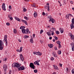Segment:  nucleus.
<instances>
[{"label": "nucleus", "instance_id": "29", "mask_svg": "<svg viewBox=\"0 0 74 74\" xmlns=\"http://www.w3.org/2000/svg\"><path fill=\"white\" fill-rule=\"evenodd\" d=\"M56 34H59V33H60V32H59L58 31H57L56 32Z\"/></svg>", "mask_w": 74, "mask_h": 74}, {"label": "nucleus", "instance_id": "27", "mask_svg": "<svg viewBox=\"0 0 74 74\" xmlns=\"http://www.w3.org/2000/svg\"><path fill=\"white\" fill-rule=\"evenodd\" d=\"M50 32H51V35H52V36H53V34H55V33H54V32L52 31H50Z\"/></svg>", "mask_w": 74, "mask_h": 74}, {"label": "nucleus", "instance_id": "54", "mask_svg": "<svg viewBox=\"0 0 74 74\" xmlns=\"http://www.w3.org/2000/svg\"><path fill=\"white\" fill-rule=\"evenodd\" d=\"M70 3H71V4H73V3H74V2H73V1H70Z\"/></svg>", "mask_w": 74, "mask_h": 74}, {"label": "nucleus", "instance_id": "6", "mask_svg": "<svg viewBox=\"0 0 74 74\" xmlns=\"http://www.w3.org/2000/svg\"><path fill=\"white\" fill-rule=\"evenodd\" d=\"M69 36H71V39L72 40H74V35L71 33L69 34Z\"/></svg>", "mask_w": 74, "mask_h": 74}, {"label": "nucleus", "instance_id": "24", "mask_svg": "<svg viewBox=\"0 0 74 74\" xmlns=\"http://www.w3.org/2000/svg\"><path fill=\"white\" fill-rule=\"evenodd\" d=\"M62 53V51L61 50H59L58 52V53L59 55H60Z\"/></svg>", "mask_w": 74, "mask_h": 74}, {"label": "nucleus", "instance_id": "3", "mask_svg": "<svg viewBox=\"0 0 74 74\" xmlns=\"http://www.w3.org/2000/svg\"><path fill=\"white\" fill-rule=\"evenodd\" d=\"M48 18H49V19L50 18V20H49V21H51L53 23H54V22H55V20L53 18H51V16H48Z\"/></svg>", "mask_w": 74, "mask_h": 74}, {"label": "nucleus", "instance_id": "14", "mask_svg": "<svg viewBox=\"0 0 74 74\" xmlns=\"http://www.w3.org/2000/svg\"><path fill=\"white\" fill-rule=\"evenodd\" d=\"M23 47H20V51L19 50V49H17L16 50V51L17 52H22V48H23Z\"/></svg>", "mask_w": 74, "mask_h": 74}, {"label": "nucleus", "instance_id": "31", "mask_svg": "<svg viewBox=\"0 0 74 74\" xmlns=\"http://www.w3.org/2000/svg\"><path fill=\"white\" fill-rule=\"evenodd\" d=\"M25 27L23 26H21L20 27V29H25Z\"/></svg>", "mask_w": 74, "mask_h": 74}, {"label": "nucleus", "instance_id": "51", "mask_svg": "<svg viewBox=\"0 0 74 74\" xmlns=\"http://www.w3.org/2000/svg\"><path fill=\"white\" fill-rule=\"evenodd\" d=\"M54 49H55V50L56 51V50H57V47H55L54 48Z\"/></svg>", "mask_w": 74, "mask_h": 74}, {"label": "nucleus", "instance_id": "63", "mask_svg": "<svg viewBox=\"0 0 74 74\" xmlns=\"http://www.w3.org/2000/svg\"><path fill=\"white\" fill-rule=\"evenodd\" d=\"M49 39H50V40H52V37H49Z\"/></svg>", "mask_w": 74, "mask_h": 74}, {"label": "nucleus", "instance_id": "20", "mask_svg": "<svg viewBox=\"0 0 74 74\" xmlns=\"http://www.w3.org/2000/svg\"><path fill=\"white\" fill-rule=\"evenodd\" d=\"M41 54L42 53H41L40 52H37L36 53V55H39V56H41Z\"/></svg>", "mask_w": 74, "mask_h": 74}, {"label": "nucleus", "instance_id": "59", "mask_svg": "<svg viewBox=\"0 0 74 74\" xmlns=\"http://www.w3.org/2000/svg\"><path fill=\"white\" fill-rule=\"evenodd\" d=\"M10 19H11V20H12L13 19V18H12V17H11L10 18Z\"/></svg>", "mask_w": 74, "mask_h": 74}, {"label": "nucleus", "instance_id": "62", "mask_svg": "<svg viewBox=\"0 0 74 74\" xmlns=\"http://www.w3.org/2000/svg\"><path fill=\"white\" fill-rule=\"evenodd\" d=\"M53 42H55V39H53Z\"/></svg>", "mask_w": 74, "mask_h": 74}, {"label": "nucleus", "instance_id": "56", "mask_svg": "<svg viewBox=\"0 0 74 74\" xmlns=\"http://www.w3.org/2000/svg\"><path fill=\"white\" fill-rule=\"evenodd\" d=\"M33 38H34L35 37V34H33Z\"/></svg>", "mask_w": 74, "mask_h": 74}, {"label": "nucleus", "instance_id": "52", "mask_svg": "<svg viewBox=\"0 0 74 74\" xmlns=\"http://www.w3.org/2000/svg\"><path fill=\"white\" fill-rule=\"evenodd\" d=\"M42 15H44H44H45V13L44 12H43L42 13Z\"/></svg>", "mask_w": 74, "mask_h": 74}, {"label": "nucleus", "instance_id": "58", "mask_svg": "<svg viewBox=\"0 0 74 74\" xmlns=\"http://www.w3.org/2000/svg\"><path fill=\"white\" fill-rule=\"evenodd\" d=\"M4 61H6L7 60V59L5 58H4Z\"/></svg>", "mask_w": 74, "mask_h": 74}, {"label": "nucleus", "instance_id": "49", "mask_svg": "<svg viewBox=\"0 0 74 74\" xmlns=\"http://www.w3.org/2000/svg\"><path fill=\"white\" fill-rule=\"evenodd\" d=\"M71 46H72V47H74V43H73V44H71Z\"/></svg>", "mask_w": 74, "mask_h": 74}, {"label": "nucleus", "instance_id": "39", "mask_svg": "<svg viewBox=\"0 0 74 74\" xmlns=\"http://www.w3.org/2000/svg\"><path fill=\"white\" fill-rule=\"evenodd\" d=\"M52 55L54 57H55V56H55V53L54 52L52 53Z\"/></svg>", "mask_w": 74, "mask_h": 74}, {"label": "nucleus", "instance_id": "32", "mask_svg": "<svg viewBox=\"0 0 74 74\" xmlns=\"http://www.w3.org/2000/svg\"><path fill=\"white\" fill-rule=\"evenodd\" d=\"M51 29V30L53 29V31H55V30H56V29L55 28L52 27Z\"/></svg>", "mask_w": 74, "mask_h": 74}, {"label": "nucleus", "instance_id": "21", "mask_svg": "<svg viewBox=\"0 0 74 74\" xmlns=\"http://www.w3.org/2000/svg\"><path fill=\"white\" fill-rule=\"evenodd\" d=\"M59 30L60 31L61 33H63V29L62 28H60L59 29Z\"/></svg>", "mask_w": 74, "mask_h": 74}, {"label": "nucleus", "instance_id": "53", "mask_svg": "<svg viewBox=\"0 0 74 74\" xmlns=\"http://www.w3.org/2000/svg\"><path fill=\"white\" fill-rule=\"evenodd\" d=\"M43 42H44V41H42V40H40V42H41V44H42V43H43Z\"/></svg>", "mask_w": 74, "mask_h": 74}, {"label": "nucleus", "instance_id": "22", "mask_svg": "<svg viewBox=\"0 0 74 74\" xmlns=\"http://www.w3.org/2000/svg\"><path fill=\"white\" fill-rule=\"evenodd\" d=\"M47 34L48 36H51V32H48L47 33Z\"/></svg>", "mask_w": 74, "mask_h": 74}, {"label": "nucleus", "instance_id": "37", "mask_svg": "<svg viewBox=\"0 0 74 74\" xmlns=\"http://www.w3.org/2000/svg\"><path fill=\"white\" fill-rule=\"evenodd\" d=\"M43 32V30L41 29L40 31V34H41Z\"/></svg>", "mask_w": 74, "mask_h": 74}, {"label": "nucleus", "instance_id": "28", "mask_svg": "<svg viewBox=\"0 0 74 74\" xmlns=\"http://www.w3.org/2000/svg\"><path fill=\"white\" fill-rule=\"evenodd\" d=\"M72 23L74 24V18H73L72 19Z\"/></svg>", "mask_w": 74, "mask_h": 74}, {"label": "nucleus", "instance_id": "57", "mask_svg": "<svg viewBox=\"0 0 74 74\" xmlns=\"http://www.w3.org/2000/svg\"><path fill=\"white\" fill-rule=\"evenodd\" d=\"M59 65L61 67H62V64H61V63H60Z\"/></svg>", "mask_w": 74, "mask_h": 74}, {"label": "nucleus", "instance_id": "64", "mask_svg": "<svg viewBox=\"0 0 74 74\" xmlns=\"http://www.w3.org/2000/svg\"><path fill=\"white\" fill-rule=\"evenodd\" d=\"M25 1H29V0H24Z\"/></svg>", "mask_w": 74, "mask_h": 74}, {"label": "nucleus", "instance_id": "42", "mask_svg": "<svg viewBox=\"0 0 74 74\" xmlns=\"http://www.w3.org/2000/svg\"><path fill=\"white\" fill-rule=\"evenodd\" d=\"M72 74H74V69H73L72 71Z\"/></svg>", "mask_w": 74, "mask_h": 74}, {"label": "nucleus", "instance_id": "7", "mask_svg": "<svg viewBox=\"0 0 74 74\" xmlns=\"http://www.w3.org/2000/svg\"><path fill=\"white\" fill-rule=\"evenodd\" d=\"M21 66V64L18 63H15L14 64V66L13 67H16L17 68H19Z\"/></svg>", "mask_w": 74, "mask_h": 74}, {"label": "nucleus", "instance_id": "55", "mask_svg": "<svg viewBox=\"0 0 74 74\" xmlns=\"http://www.w3.org/2000/svg\"><path fill=\"white\" fill-rule=\"evenodd\" d=\"M11 74V71L10 70L9 72V74Z\"/></svg>", "mask_w": 74, "mask_h": 74}, {"label": "nucleus", "instance_id": "18", "mask_svg": "<svg viewBox=\"0 0 74 74\" xmlns=\"http://www.w3.org/2000/svg\"><path fill=\"white\" fill-rule=\"evenodd\" d=\"M35 18H36L37 16V13L36 12H35L34 14Z\"/></svg>", "mask_w": 74, "mask_h": 74}, {"label": "nucleus", "instance_id": "50", "mask_svg": "<svg viewBox=\"0 0 74 74\" xmlns=\"http://www.w3.org/2000/svg\"><path fill=\"white\" fill-rule=\"evenodd\" d=\"M37 52H34L33 53L34 55H37Z\"/></svg>", "mask_w": 74, "mask_h": 74}, {"label": "nucleus", "instance_id": "43", "mask_svg": "<svg viewBox=\"0 0 74 74\" xmlns=\"http://www.w3.org/2000/svg\"><path fill=\"white\" fill-rule=\"evenodd\" d=\"M72 51H74V47L73 46H72Z\"/></svg>", "mask_w": 74, "mask_h": 74}, {"label": "nucleus", "instance_id": "10", "mask_svg": "<svg viewBox=\"0 0 74 74\" xmlns=\"http://www.w3.org/2000/svg\"><path fill=\"white\" fill-rule=\"evenodd\" d=\"M53 67L54 69H55V70H59V69L57 66L53 65Z\"/></svg>", "mask_w": 74, "mask_h": 74}, {"label": "nucleus", "instance_id": "17", "mask_svg": "<svg viewBox=\"0 0 74 74\" xmlns=\"http://www.w3.org/2000/svg\"><path fill=\"white\" fill-rule=\"evenodd\" d=\"M48 46H49V48H52L53 46V45L52 44H50L48 45Z\"/></svg>", "mask_w": 74, "mask_h": 74}, {"label": "nucleus", "instance_id": "8", "mask_svg": "<svg viewBox=\"0 0 74 74\" xmlns=\"http://www.w3.org/2000/svg\"><path fill=\"white\" fill-rule=\"evenodd\" d=\"M19 71L20 70H25V66H22L21 67H19V68H18Z\"/></svg>", "mask_w": 74, "mask_h": 74}, {"label": "nucleus", "instance_id": "13", "mask_svg": "<svg viewBox=\"0 0 74 74\" xmlns=\"http://www.w3.org/2000/svg\"><path fill=\"white\" fill-rule=\"evenodd\" d=\"M21 21L22 22H23V23H25V25H27V22L25 20H22V19H21Z\"/></svg>", "mask_w": 74, "mask_h": 74}, {"label": "nucleus", "instance_id": "16", "mask_svg": "<svg viewBox=\"0 0 74 74\" xmlns=\"http://www.w3.org/2000/svg\"><path fill=\"white\" fill-rule=\"evenodd\" d=\"M45 8H46V9H48L47 11H49V6H45Z\"/></svg>", "mask_w": 74, "mask_h": 74}, {"label": "nucleus", "instance_id": "61", "mask_svg": "<svg viewBox=\"0 0 74 74\" xmlns=\"http://www.w3.org/2000/svg\"><path fill=\"white\" fill-rule=\"evenodd\" d=\"M25 6H24L23 8V9H25Z\"/></svg>", "mask_w": 74, "mask_h": 74}, {"label": "nucleus", "instance_id": "11", "mask_svg": "<svg viewBox=\"0 0 74 74\" xmlns=\"http://www.w3.org/2000/svg\"><path fill=\"white\" fill-rule=\"evenodd\" d=\"M20 59L23 62L24 60V58H23V55L22 54H20Z\"/></svg>", "mask_w": 74, "mask_h": 74}, {"label": "nucleus", "instance_id": "2", "mask_svg": "<svg viewBox=\"0 0 74 74\" xmlns=\"http://www.w3.org/2000/svg\"><path fill=\"white\" fill-rule=\"evenodd\" d=\"M4 42H5V45L7 46L8 45V42H7V35H5L4 37V39L3 40Z\"/></svg>", "mask_w": 74, "mask_h": 74}, {"label": "nucleus", "instance_id": "5", "mask_svg": "<svg viewBox=\"0 0 74 74\" xmlns=\"http://www.w3.org/2000/svg\"><path fill=\"white\" fill-rule=\"evenodd\" d=\"M29 66L31 68H32L33 69H35L36 66H34V64L33 63H31L29 64Z\"/></svg>", "mask_w": 74, "mask_h": 74}, {"label": "nucleus", "instance_id": "4", "mask_svg": "<svg viewBox=\"0 0 74 74\" xmlns=\"http://www.w3.org/2000/svg\"><path fill=\"white\" fill-rule=\"evenodd\" d=\"M22 32L23 33L25 34L26 33V34H27L29 32V29H27L26 30H25V29H23L22 30Z\"/></svg>", "mask_w": 74, "mask_h": 74}, {"label": "nucleus", "instance_id": "38", "mask_svg": "<svg viewBox=\"0 0 74 74\" xmlns=\"http://www.w3.org/2000/svg\"><path fill=\"white\" fill-rule=\"evenodd\" d=\"M6 25H7V26H9L10 25V23H6Z\"/></svg>", "mask_w": 74, "mask_h": 74}, {"label": "nucleus", "instance_id": "26", "mask_svg": "<svg viewBox=\"0 0 74 74\" xmlns=\"http://www.w3.org/2000/svg\"><path fill=\"white\" fill-rule=\"evenodd\" d=\"M14 34H16V29H14Z\"/></svg>", "mask_w": 74, "mask_h": 74}, {"label": "nucleus", "instance_id": "1", "mask_svg": "<svg viewBox=\"0 0 74 74\" xmlns=\"http://www.w3.org/2000/svg\"><path fill=\"white\" fill-rule=\"evenodd\" d=\"M4 42L3 41L0 40V50H2L4 48Z\"/></svg>", "mask_w": 74, "mask_h": 74}, {"label": "nucleus", "instance_id": "33", "mask_svg": "<svg viewBox=\"0 0 74 74\" xmlns=\"http://www.w3.org/2000/svg\"><path fill=\"white\" fill-rule=\"evenodd\" d=\"M24 38H29V36H27V35H25L24 36Z\"/></svg>", "mask_w": 74, "mask_h": 74}, {"label": "nucleus", "instance_id": "30", "mask_svg": "<svg viewBox=\"0 0 74 74\" xmlns=\"http://www.w3.org/2000/svg\"><path fill=\"white\" fill-rule=\"evenodd\" d=\"M24 19H26L27 21H28V18L26 16H25L24 17Z\"/></svg>", "mask_w": 74, "mask_h": 74}, {"label": "nucleus", "instance_id": "46", "mask_svg": "<svg viewBox=\"0 0 74 74\" xmlns=\"http://www.w3.org/2000/svg\"><path fill=\"white\" fill-rule=\"evenodd\" d=\"M66 72L69 73V69L67 68H66Z\"/></svg>", "mask_w": 74, "mask_h": 74}, {"label": "nucleus", "instance_id": "12", "mask_svg": "<svg viewBox=\"0 0 74 74\" xmlns=\"http://www.w3.org/2000/svg\"><path fill=\"white\" fill-rule=\"evenodd\" d=\"M3 70L5 71H6V70L7 69V65L5 64L3 66Z\"/></svg>", "mask_w": 74, "mask_h": 74}, {"label": "nucleus", "instance_id": "40", "mask_svg": "<svg viewBox=\"0 0 74 74\" xmlns=\"http://www.w3.org/2000/svg\"><path fill=\"white\" fill-rule=\"evenodd\" d=\"M32 7H36V6H35V4L34 3L32 5Z\"/></svg>", "mask_w": 74, "mask_h": 74}, {"label": "nucleus", "instance_id": "25", "mask_svg": "<svg viewBox=\"0 0 74 74\" xmlns=\"http://www.w3.org/2000/svg\"><path fill=\"white\" fill-rule=\"evenodd\" d=\"M56 43H57V44H58V45H59V44H60L61 42H60V41H57L56 42Z\"/></svg>", "mask_w": 74, "mask_h": 74}, {"label": "nucleus", "instance_id": "44", "mask_svg": "<svg viewBox=\"0 0 74 74\" xmlns=\"http://www.w3.org/2000/svg\"><path fill=\"white\" fill-rule=\"evenodd\" d=\"M54 38H55V40H58V37L56 36H55L54 37Z\"/></svg>", "mask_w": 74, "mask_h": 74}, {"label": "nucleus", "instance_id": "15", "mask_svg": "<svg viewBox=\"0 0 74 74\" xmlns=\"http://www.w3.org/2000/svg\"><path fill=\"white\" fill-rule=\"evenodd\" d=\"M14 18L17 21H18L19 22H20L21 21V19H19V18H18L17 17H15Z\"/></svg>", "mask_w": 74, "mask_h": 74}, {"label": "nucleus", "instance_id": "9", "mask_svg": "<svg viewBox=\"0 0 74 74\" xmlns=\"http://www.w3.org/2000/svg\"><path fill=\"white\" fill-rule=\"evenodd\" d=\"M2 8L4 11H6V9H5V3H3L2 5Z\"/></svg>", "mask_w": 74, "mask_h": 74}, {"label": "nucleus", "instance_id": "41", "mask_svg": "<svg viewBox=\"0 0 74 74\" xmlns=\"http://www.w3.org/2000/svg\"><path fill=\"white\" fill-rule=\"evenodd\" d=\"M23 11H24V12H26V11H27V9H26V8L24 9H23Z\"/></svg>", "mask_w": 74, "mask_h": 74}, {"label": "nucleus", "instance_id": "60", "mask_svg": "<svg viewBox=\"0 0 74 74\" xmlns=\"http://www.w3.org/2000/svg\"><path fill=\"white\" fill-rule=\"evenodd\" d=\"M9 8L10 9H11V6H9Z\"/></svg>", "mask_w": 74, "mask_h": 74}, {"label": "nucleus", "instance_id": "35", "mask_svg": "<svg viewBox=\"0 0 74 74\" xmlns=\"http://www.w3.org/2000/svg\"><path fill=\"white\" fill-rule=\"evenodd\" d=\"M58 47L59 48H60L62 47V45H60V44L59 45Z\"/></svg>", "mask_w": 74, "mask_h": 74}, {"label": "nucleus", "instance_id": "48", "mask_svg": "<svg viewBox=\"0 0 74 74\" xmlns=\"http://www.w3.org/2000/svg\"><path fill=\"white\" fill-rule=\"evenodd\" d=\"M54 59V58L53 57H52L51 58V60H53Z\"/></svg>", "mask_w": 74, "mask_h": 74}, {"label": "nucleus", "instance_id": "36", "mask_svg": "<svg viewBox=\"0 0 74 74\" xmlns=\"http://www.w3.org/2000/svg\"><path fill=\"white\" fill-rule=\"evenodd\" d=\"M67 17L68 19H69V15H68V16H67V15L66 16V18H67Z\"/></svg>", "mask_w": 74, "mask_h": 74}, {"label": "nucleus", "instance_id": "45", "mask_svg": "<svg viewBox=\"0 0 74 74\" xmlns=\"http://www.w3.org/2000/svg\"><path fill=\"white\" fill-rule=\"evenodd\" d=\"M37 66H40V64H39V63L38 62H37V61L36 62V64Z\"/></svg>", "mask_w": 74, "mask_h": 74}, {"label": "nucleus", "instance_id": "47", "mask_svg": "<svg viewBox=\"0 0 74 74\" xmlns=\"http://www.w3.org/2000/svg\"><path fill=\"white\" fill-rule=\"evenodd\" d=\"M37 64V61H36L35 62H34V64L36 65V64Z\"/></svg>", "mask_w": 74, "mask_h": 74}, {"label": "nucleus", "instance_id": "19", "mask_svg": "<svg viewBox=\"0 0 74 74\" xmlns=\"http://www.w3.org/2000/svg\"><path fill=\"white\" fill-rule=\"evenodd\" d=\"M74 24H73L72 23L70 25L71 28V29H72L74 28Z\"/></svg>", "mask_w": 74, "mask_h": 74}, {"label": "nucleus", "instance_id": "23", "mask_svg": "<svg viewBox=\"0 0 74 74\" xmlns=\"http://www.w3.org/2000/svg\"><path fill=\"white\" fill-rule=\"evenodd\" d=\"M33 38H31L30 40V42H31V43H32V44H33Z\"/></svg>", "mask_w": 74, "mask_h": 74}, {"label": "nucleus", "instance_id": "34", "mask_svg": "<svg viewBox=\"0 0 74 74\" xmlns=\"http://www.w3.org/2000/svg\"><path fill=\"white\" fill-rule=\"evenodd\" d=\"M34 71L35 73H37L38 71L36 69H35L34 70Z\"/></svg>", "mask_w": 74, "mask_h": 74}]
</instances>
